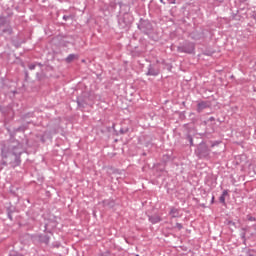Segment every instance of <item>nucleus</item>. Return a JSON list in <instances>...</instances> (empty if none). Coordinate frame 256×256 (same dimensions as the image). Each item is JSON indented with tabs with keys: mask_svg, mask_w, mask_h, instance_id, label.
I'll use <instances>...</instances> for the list:
<instances>
[{
	"mask_svg": "<svg viewBox=\"0 0 256 256\" xmlns=\"http://www.w3.org/2000/svg\"><path fill=\"white\" fill-rule=\"evenodd\" d=\"M160 3H162L163 5H165V1H163V0H160Z\"/></svg>",
	"mask_w": 256,
	"mask_h": 256,
	"instance_id": "nucleus-36",
	"label": "nucleus"
},
{
	"mask_svg": "<svg viewBox=\"0 0 256 256\" xmlns=\"http://www.w3.org/2000/svg\"><path fill=\"white\" fill-rule=\"evenodd\" d=\"M0 111L3 113V106L0 105Z\"/></svg>",
	"mask_w": 256,
	"mask_h": 256,
	"instance_id": "nucleus-35",
	"label": "nucleus"
},
{
	"mask_svg": "<svg viewBox=\"0 0 256 256\" xmlns=\"http://www.w3.org/2000/svg\"><path fill=\"white\" fill-rule=\"evenodd\" d=\"M229 224H230V225H231V224H232V225H235V223H234V222H229Z\"/></svg>",
	"mask_w": 256,
	"mask_h": 256,
	"instance_id": "nucleus-37",
	"label": "nucleus"
},
{
	"mask_svg": "<svg viewBox=\"0 0 256 256\" xmlns=\"http://www.w3.org/2000/svg\"><path fill=\"white\" fill-rule=\"evenodd\" d=\"M255 231H256V227H255Z\"/></svg>",
	"mask_w": 256,
	"mask_h": 256,
	"instance_id": "nucleus-40",
	"label": "nucleus"
},
{
	"mask_svg": "<svg viewBox=\"0 0 256 256\" xmlns=\"http://www.w3.org/2000/svg\"><path fill=\"white\" fill-rule=\"evenodd\" d=\"M148 221L152 223V225H157V223H161L163 219L161 216L154 214V215H148Z\"/></svg>",
	"mask_w": 256,
	"mask_h": 256,
	"instance_id": "nucleus-7",
	"label": "nucleus"
},
{
	"mask_svg": "<svg viewBox=\"0 0 256 256\" xmlns=\"http://www.w3.org/2000/svg\"><path fill=\"white\" fill-rule=\"evenodd\" d=\"M178 53H188L191 55V53H195V44L192 42H186L184 45L177 47Z\"/></svg>",
	"mask_w": 256,
	"mask_h": 256,
	"instance_id": "nucleus-5",
	"label": "nucleus"
},
{
	"mask_svg": "<svg viewBox=\"0 0 256 256\" xmlns=\"http://www.w3.org/2000/svg\"><path fill=\"white\" fill-rule=\"evenodd\" d=\"M213 203H215V196H212L211 198V205H213Z\"/></svg>",
	"mask_w": 256,
	"mask_h": 256,
	"instance_id": "nucleus-30",
	"label": "nucleus"
},
{
	"mask_svg": "<svg viewBox=\"0 0 256 256\" xmlns=\"http://www.w3.org/2000/svg\"><path fill=\"white\" fill-rule=\"evenodd\" d=\"M136 256H139V254H137Z\"/></svg>",
	"mask_w": 256,
	"mask_h": 256,
	"instance_id": "nucleus-39",
	"label": "nucleus"
},
{
	"mask_svg": "<svg viewBox=\"0 0 256 256\" xmlns=\"http://www.w3.org/2000/svg\"><path fill=\"white\" fill-rule=\"evenodd\" d=\"M76 103L80 109H85L87 102L83 98H77Z\"/></svg>",
	"mask_w": 256,
	"mask_h": 256,
	"instance_id": "nucleus-11",
	"label": "nucleus"
},
{
	"mask_svg": "<svg viewBox=\"0 0 256 256\" xmlns=\"http://www.w3.org/2000/svg\"><path fill=\"white\" fill-rule=\"evenodd\" d=\"M208 121H215V117L211 116Z\"/></svg>",
	"mask_w": 256,
	"mask_h": 256,
	"instance_id": "nucleus-32",
	"label": "nucleus"
},
{
	"mask_svg": "<svg viewBox=\"0 0 256 256\" xmlns=\"http://www.w3.org/2000/svg\"><path fill=\"white\" fill-rule=\"evenodd\" d=\"M35 67H36L35 64L28 65V69H30V71H33L35 69Z\"/></svg>",
	"mask_w": 256,
	"mask_h": 256,
	"instance_id": "nucleus-26",
	"label": "nucleus"
},
{
	"mask_svg": "<svg viewBox=\"0 0 256 256\" xmlns=\"http://www.w3.org/2000/svg\"><path fill=\"white\" fill-rule=\"evenodd\" d=\"M7 25V18L5 17H0V29L1 27Z\"/></svg>",
	"mask_w": 256,
	"mask_h": 256,
	"instance_id": "nucleus-16",
	"label": "nucleus"
},
{
	"mask_svg": "<svg viewBox=\"0 0 256 256\" xmlns=\"http://www.w3.org/2000/svg\"><path fill=\"white\" fill-rule=\"evenodd\" d=\"M103 207H108L109 209H113L115 207V200L113 199H106L102 201Z\"/></svg>",
	"mask_w": 256,
	"mask_h": 256,
	"instance_id": "nucleus-9",
	"label": "nucleus"
},
{
	"mask_svg": "<svg viewBox=\"0 0 256 256\" xmlns=\"http://www.w3.org/2000/svg\"><path fill=\"white\" fill-rule=\"evenodd\" d=\"M221 195L227 197V195H229V190H224Z\"/></svg>",
	"mask_w": 256,
	"mask_h": 256,
	"instance_id": "nucleus-27",
	"label": "nucleus"
},
{
	"mask_svg": "<svg viewBox=\"0 0 256 256\" xmlns=\"http://www.w3.org/2000/svg\"><path fill=\"white\" fill-rule=\"evenodd\" d=\"M221 143V141H214L212 144H211V147H217V145H219Z\"/></svg>",
	"mask_w": 256,
	"mask_h": 256,
	"instance_id": "nucleus-25",
	"label": "nucleus"
},
{
	"mask_svg": "<svg viewBox=\"0 0 256 256\" xmlns=\"http://www.w3.org/2000/svg\"><path fill=\"white\" fill-rule=\"evenodd\" d=\"M15 131H25V127L20 126V127L16 128Z\"/></svg>",
	"mask_w": 256,
	"mask_h": 256,
	"instance_id": "nucleus-29",
	"label": "nucleus"
},
{
	"mask_svg": "<svg viewBox=\"0 0 256 256\" xmlns=\"http://www.w3.org/2000/svg\"><path fill=\"white\" fill-rule=\"evenodd\" d=\"M142 1H145V0H142Z\"/></svg>",
	"mask_w": 256,
	"mask_h": 256,
	"instance_id": "nucleus-41",
	"label": "nucleus"
},
{
	"mask_svg": "<svg viewBox=\"0 0 256 256\" xmlns=\"http://www.w3.org/2000/svg\"><path fill=\"white\" fill-rule=\"evenodd\" d=\"M73 17H74L73 15H64L63 20L64 21H69V19L73 20Z\"/></svg>",
	"mask_w": 256,
	"mask_h": 256,
	"instance_id": "nucleus-19",
	"label": "nucleus"
},
{
	"mask_svg": "<svg viewBox=\"0 0 256 256\" xmlns=\"http://www.w3.org/2000/svg\"><path fill=\"white\" fill-rule=\"evenodd\" d=\"M197 157L199 159H207L209 155L211 154V150L205 143H200L195 151Z\"/></svg>",
	"mask_w": 256,
	"mask_h": 256,
	"instance_id": "nucleus-4",
	"label": "nucleus"
},
{
	"mask_svg": "<svg viewBox=\"0 0 256 256\" xmlns=\"http://www.w3.org/2000/svg\"><path fill=\"white\" fill-rule=\"evenodd\" d=\"M176 228L181 231V229H183V224L181 223H176Z\"/></svg>",
	"mask_w": 256,
	"mask_h": 256,
	"instance_id": "nucleus-24",
	"label": "nucleus"
},
{
	"mask_svg": "<svg viewBox=\"0 0 256 256\" xmlns=\"http://www.w3.org/2000/svg\"><path fill=\"white\" fill-rule=\"evenodd\" d=\"M163 160H164V161H171V156H169V155H164V156H163Z\"/></svg>",
	"mask_w": 256,
	"mask_h": 256,
	"instance_id": "nucleus-23",
	"label": "nucleus"
},
{
	"mask_svg": "<svg viewBox=\"0 0 256 256\" xmlns=\"http://www.w3.org/2000/svg\"><path fill=\"white\" fill-rule=\"evenodd\" d=\"M137 28L143 33V35H147L150 39L155 41V38L152 36L155 29L153 28L151 21L148 19L140 18L139 22L137 23Z\"/></svg>",
	"mask_w": 256,
	"mask_h": 256,
	"instance_id": "nucleus-2",
	"label": "nucleus"
},
{
	"mask_svg": "<svg viewBox=\"0 0 256 256\" xmlns=\"http://www.w3.org/2000/svg\"><path fill=\"white\" fill-rule=\"evenodd\" d=\"M209 107V104L206 101H202L197 104V112L202 113L204 109H207Z\"/></svg>",
	"mask_w": 256,
	"mask_h": 256,
	"instance_id": "nucleus-10",
	"label": "nucleus"
},
{
	"mask_svg": "<svg viewBox=\"0 0 256 256\" xmlns=\"http://www.w3.org/2000/svg\"><path fill=\"white\" fill-rule=\"evenodd\" d=\"M75 59H77V55H75V54H69V55L66 57L65 61H66V63H72V61H75Z\"/></svg>",
	"mask_w": 256,
	"mask_h": 256,
	"instance_id": "nucleus-13",
	"label": "nucleus"
},
{
	"mask_svg": "<svg viewBox=\"0 0 256 256\" xmlns=\"http://www.w3.org/2000/svg\"><path fill=\"white\" fill-rule=\"evenodd\" d=\"M246 219H247V221H256V218L251 215H247Z\"/></svg>",
	"mask_w": 256,
	"mask_h": 256,
	"instance_id": "nucleus-22",
	"label": "nucleus"
},
{
	"mask_svg": "<svg viewBox=\"0 0 256 256\" xmlns=\"http://www.w3.org/2000/svg\"><path fill=\"white\" fill-rule=\"evenodd\" d=\"M216 1L217 3H223V0H214Z\"/></svg>",
	"mask_w": 256,
	"mask_h": 256,
	"instance_id": "nucleus-34",
	"label": "nucleus"
},
{
	"mask_svg": "<svg viewBox=\"0 0 256 256\" xmlns=\"http://www.w3.org/2000/svg\"><path fill=\"white\" fill-rule=\"evenodd\" d=\"M39 73H36V77H37V79L39 80V81H41V78L39 77Z\"/></svg>",
	"mask_w": 256,
	"mask_h": 256,
	"instance_id": "nucleus-33",
	"label": "nucleus"
},
{
	"mask_svg": "<svg viewBox=\"0 0 256 256\" xmlns=\"http://www.w3.org/2000/svg\"><path fill=\"white\" fill-rule=\"evenodd\" d=\"M219 202L222 203V205H225V196H221L219 197Z\"/></svg>",
	"mask_w": 256,
	"mask_h": 256,
	"instance_id": "nucleus-21",
	"label": "nucleus"
},
{
	"mask_svg": "<svg viewBox=\"0 0 256 256\" xmlns=\"http://www.w3.org/2000/svg\"><path fill=\"white\" fill-rule=\"evenodd\" d=\"M8 219H10V221H13V215L11 211H8Z\"/></svg>",
	"mask_w": 256,
	"mask_h": 256,
	"instance_id": "nucleus-28",
	"label": "nucleus"
},
{
	"mask_svg": "<svg viewBox=\"0 0 256 256\" xmlns=\"http://www.w3.org/2000/svg\"><path fill=\"white\" fill-rule=\"evenodd\" d=\"M9 256H25V255H23V254H21V253H19V252H11V253L9 254Z\"/></svg>",
	"mask_w": 256,
	"mask_h": 256,
	"instance_id": "nucleus-20",
	"label": "nucleus"
},
{
	"mask_svg": "<svg viewBox=\"0 0 256 256\" xmlns=\"http://www.w3.org/2000/svg\"><path fill=\"white\" fill-rule=\"evenodd\" d=\"M170 215H171V217H172L173 219L179 217V209H177V208H172V209L170 210Z\"/></svg>",
	"mask_w": 256,
	"mask_h": 256,
	"instance_id": "nucleus-12",
	"label": "nucleus"
},
{
	"mask_svg": "<svg viewBox=\"0 0 256 256\" xmlns=\"http://www.w3.org/2000/svg\"><path fill=\"white\" fill-rule=\"evenodd\" d=\"M119 133L120 135H125L126 133H129V127H121Z\"/></svg>",
	"mask_w": 256,
	"mask_h": 256,
	"instance_id": "nucleus-14",
	"label": "nucleus"
},
{
	"mask_svg": "<svg viewBox=\"0 0 256 256\" xmlns=\"http://www.w3.org/2000/svg\"><path fill=\"white\" fill-rule=\"evenodd\" d=\"M159 73H161V70L159 69V66H157V64L148 65V71L146 72V75L148 77H157Z\"/></svg>",
	"mask_w": 256,
	"mask_h": 256,
	"instance_id": "nucleus-6",
	"label": "nucleus"
},
{
	"mask_svg": "<svg viewBox=\"0 0 256 256\" xmlns=\"http://www.w3.org/2000/svg\"><path fill=\"white\" fill-rule=\"evenodd\" d=\"M25 78L29 79V72H25Z\"/></svg>",
	"mask_w": 256,
	"mask_h": 256,
	"instance_id": "nucleus-31",
	"label": "nucleus"
},
{
	"mask_svg": "<svg viewBox=\"0 0 256 256\" xmlns=\"http://www.w3.org/2000/svg\"><path fill=\"white\" fill-rule=\"evenodd\" d=\"M204 55H210L209 53H204Z\"/></svg>",
	"mask_w": 256,
	"mask_h": 256,
	"instance_id": "nucleus-38",
	"label": "nucleus"
},
{
	"mask_svg": "<svg viewBox=\"0 0 256 256\" xmlns=\"http://www.w3.org/2000/svg\"><path fill=\"white\" fill-rule=\"evenodd\" d=\"M133 23V16L129 13H124L118 18V25L120 29H129Z\"/></svg>",
	"mask_w": 256,
	"mask_h": 256,
	"instance_id": "nucleus-3",
	"label": "nucleus"
},
{
	"mask_svg": "<svg viewBox=\"0 0 256 256\" xmlns=\"http://www.w3.org/2000/svg\"><path fill=\"white\" fill-rule=\"evenodd\" d=\"M38 239H39L40 243H44V245H49V241H50L51 237L47 234H40L38 236Z\"/></svg>",
	"mask_w": 256,
	"mask_h": 256,
	"instance_id": "nucleus-8",
	"label": "nucleus"
},
{
	"mask_svg": "<svg viewBox=\"0 0 256 256\" xmlns=\"http://www.w3.org/2000/svg\"><path fill=\"white\" fill-rule=\"evenodd\" d=\"M1 162L2 167L10 165L13 169L21 165V155H23V143L15 138L1 142Z\"/></svg>",
	"mask_w": 256,
	"mask_h": 256,
	"instance_id": "nucleus-1",
	"label": "nucleus"
},
{
	"mask_svg": "<svg viewBox=\"0 0 256 256\" xmlns=\"http://www.w3.org/2000/svg\"><path fill=\"white\" fill-rule=\"evenodd\" d=\"M3 33H8V35H12L13 34V28H11V26H8L7 28L2 30Z\"/></svg>",
	"mask_w": 256,
	"mask_h": 256,
	"instance_id": "nucleus-15",
	"label": "nucleus"
},
{
	"mask_svg": "<svg viewBox=\"0 0 256 256\" xmlns=\"http://www.w3.org/2000/svg\"><path fill=\"white\" fill-rule=\"evenodd\" d=\"M186 139L189 141L190 147H193V136H191V134H187Z\"/></svg>",
	"mask_w": 256,
	"mask_h": 256,
	"instance_id": "nucleus-17",
	"label": "nucleus"
},
{
	"mask_svg": "<svg viewBox=\"0 0 256 256\" xmlns=\"http://www.w3.org/2000/svg\"><path fill=\"white\" fill-rule=\"evenodd\" d=\"M242 231H243V232H241L240 237H241V239H242L243 241H246V238H245L246 233H245V231H247V230H246L245 228H242Z\"/></svg>",
	"mask_w": 256,
	"mask_h": 256,
	"instance_id": "nucleus-18",
	"label": "nucleus"
}]
</instances>
